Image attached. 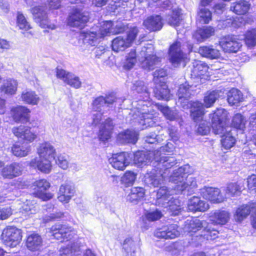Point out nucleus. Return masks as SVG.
Returning <instances> with one entry per match:
<instances>
[{
  "label": "nucleus",
  "mask_w": 256,
  "mask_h": 256,
  "mask_svg": "<svg viewBox=\"0 0 256 256\" xmlns=\"http://www.w3.org/2000/svg\"><path fill=\"white\" fill-rule=\"evenodd\" d=\"M123 248L128 254L132 255L135 252L136 246V242L131 238H126L123 243Z\"/></svg>",
  "instance_id": "0e129e2a"
},
{
  "label": "nucleus",
  "mask_w": 256,
  "mask_h": 256,
  "mask_svg": "<svg viewBox=\"0 0 256 256\" xmlns=\"http://www.w3.org/2000/svg\"><path fill=\"white\" fill-rule=\"evenodd\" d=\"M84 36V42L92 46H96L102 38L98 32L93 30L86 32Z\"/></svg>",
  "instance_id": "de8ad7c7"
},
{
  "label": "nucleus",
  "mask_w": 256,
  "mask_h": 256,
  "mask_svg": "<svg viewBox=\"0 0 256 256\" xmlns=\"http://www.w3.org/2000/svg\"><path fill=\"white\" fill-rule=\"evenodd\" d=\"M50 232L54 238L58 240H70L76 235V231L66 225L57 224L52 226Z\"/></svg>",
  "instance_id": "1a4fd4ad"
},
{
  "label": "nucleus",
  "mask_w": 256,
  "mask_h": 256,
  "mask_svg": "<svg viewBox=\"0 0 256 256\" xmlns=\"http://www.w3.org/2000/svg\"><path fill=\"white\" fill-rule=\"evenodd\" d=\"M158 108L170 120H174L178 116V114L176 111L170 110L167 106L158 105Z\"/></svg>",
  "instance_id": "680f3d73"
},
{
  "label": "nucleus",
  "mask_w": 256,
  "mask_h": 256,
  "mask_svg": "<svg viewBox=\"0 0 256 256\" xmlns=\"http://www.w3.org/2000/svg\"><path fill=\"white\" fill-rule=\"evenodd\" d=\"M189 172H190V166L186 164L180 167L170 176V180L176 184L174 190L176 194L181 193L186 190L189 194H192L194 190L197 187L196 178L187 176V174Z\"/></svg>",
  "instance_id": "f257e3e1"
},
{
  "label": "nucleus",
  "mask_w": 256,
  "mask_h": 256,
  "mask_svg": "<svg viewBox=\"0 0 256 256\" xmlns=\"http://www.w3.org/2000/svg\"><path fill=\"white\" fill-rule=\"evenodd\" d=\"M236 140L232 136L231 131L222 136L221 144L226 149L231 148L234 144Z\"/></svg>",
  "instance_id": "6e6d98bb"
},
{
  "label": "nucleus",
  "mask_w": 256,
  "mask_h": 256,
  "mask_svg": "<svg viewBox=\"0 0 256 256\" xmlns=\"http://www.w3.org/2000/svg\"><path fill=\"white\" fill-rule=\"evenodd\" d=\"M146 107L138 106L136 110H132L129 114L131 123L136 122L140 126L138 128L144 130L149 126H152L154 124V114L151 112H146Z\"/></svg>",
  "instance_id": "39448f33"
},
{
  "label": "nucleus",
  "mask_w": 256,
  "mask_h": 256,
  "mask_svg": "<svg viewBox=\"0 0 256 256\" xmlns=\"http://www.w3.org/2000/svg\"><path fill=\"white\" fill-rule=\"evenodd\" d=\"M144 194L145 191L142 188L134 187L131 188L127 200L131 202L137 203L144 197Z\"/></svg>",
  "instance_id": "a18cd8bd"
},
{
  "label": "nucleus",
  "mask_w": 256,
  "mask_h": 256,
  "mask_svg": "<svg viewBox=\"0 0 256 256\" xmlns=\"http://www.w3.org/2000/svg\"><path fill=\"white\" fill-rule=\"evenodd\" d=\"M219 44L223 50L228 52H236L242 46L241 42L234 36L225 37Z\"/></svg>",
  "instance_id": "6ab92c4d"
},
{
  "label": "nucleus",
  "mask_w": 256,
  "mask_h": 256,
  "mask_svg": "<svg viewBox=\"0 0 256 256\" xmlns=\"http://www.w3.org/2000/svg\"><path fill=\"white\" fill-rule=\"evenodd\" d=\"M22 230L16 227L9 226L5 228L1 235L2 244L6 247L16 248L22 239Z\"/></svg>",
  "instance_id": "423d86ee"
},
{
  "label": "nucleus",
  "mask_w": 256,
  "mask_h": 256,
  "mask_svg": "<svg viewBox=\"0 0 256 256\" xmlns=\"http://www.w3.org/2000/svg\"><path fill=\"white\" fill-rule=\"evenodd\" d=\"M241 192V188L237 182H232L228 184L226 193L230 196L238 195Z\"/></svg>",
  "instance_id": "bf43d9fd"
},
{
  "label": "nucleus",
  "mask_w": 256,
  "mask_h": 256,
  "mask_svg": "<svg viewBox=\"0 0 256 256\" xmlns=\"http://www.w3.org/2000/svg\"><path fill=\"white\" fill-rule=\"evenodd\" d=\"M34 192L32 194L43 200H48L52 198V195L46 190L50 188V182L45 179L36 181L34 184Z\"/></svg>",
  "instance_id": "2eb2a0df"
},
{
  "label": "nucleus",
  "mask_w": 256,
  "mask_h": 256,
  "mask_svg": "<svg viewBox=\"0 0 256 256\" xmlns=\"http://www.w3.org/2000/svg\"><path fill=\"white\" fill-rule=\"evenodd\" d=\"M138 133L134 130H127L122 132L118 136V140L122 144L136 143L138 140Z\"/></svg>",
  "instance_id": "c756f323"
},
{
  "label": "nucleus",
  "mask_w": 256,
  "mask_h": 256,
  "mask_svg": "<svg viewBox=\"0 0 256 256\" xmlns=\"http://www.w3.org/2000/svg\"><path fill=\"white\" fill-rule=\"evenodd\" d=\"M88 20V16L86 12H82L80 9L75 8L70 12L68 24L72 27L82 28Z\"/></svg>",
  "instance_id": "f8f14e48"
},
{
  "label": "nucleus",
  "mask_w": 256,
  "mask_h": 256,
  "mask_svg": "<svg viewBox=\"0 0 256 256\" xmlns=\"http://www.w3.org/2000/svg\"><path fill=\"white\" fill-rule=\"evenodd\" d=\"M214 28L212 26H204L196 32L194 36L198 42H202L214 35Z\"/></svg>",
  "instance_id": "4c0bfd02"
},
{
  "label": "nucleus",
  "mask_w": 256,
  "mask_h": 256,
  "mask_svg": "<svg viewBox=\"0 0 256 256\" xmlns=\"http://www.w3.org/2000/svg\"><path fill=\"white\" fill-rule=\"evenodd\" d=\"M184 45L180 40L174 42L170 46L168 57L170 62L174 67H178L180 64L184 62L186 54L184 50Z\"/></svg>",
  "instance_id": "0eeeda50"
},
{
  "label": "nucleus",
  "mask_w": 256,
  "mask_h": 256,
  "mask_svg": "<svg viewBox=\"0 0 256 256\" xmlns=\"http://www.w3.org/2000/svg\"><path fill=\"white\" fill-rule=\"evenodd\" d=\"M202 233L196 235L194 238V241H200V242L204 240H213L216 236L218 232L214 228H212L211 226L206 224L205 228L202 230Z\"/></svg>",
  "instance_id": "72a5a7b5"
},
{
  "label": "nucleus",
  "mask_w": 256,
  "mask_h": 256,
  "mask_svg": "<svg viewBox=\"0 0 256 256\" xmlns=\"http://www.w3.org/2000/svg\"><path fill=\"white\" fill-rule=\"evenodd\" d=\"M208 67L207 65L198 60H195L193 62V68L192 70V75L194 76H200L204 74L208 70Z\"/></svg>",
  "instance_id": "603ef678"
},
{
  "label": "nucleus",
  "mask_w": 256,
  "mask_h": 256,
  "mask_svg": "<svg viewBox=\"0 0 256 256\" xmlns=\"http://www.w3.org/2000/svg\"><path fill=\"white\" fill-rule=\"evenodd\" d=\"M138 56L142 68L148 70H154L161 61L160 58L155 54L154 47L152 44L142 47Z\"/></svg>",
  "instance_id": "20e7f679"
},
{
  "label": "nucleus",
  "mask_w": 256,
  "mask_h": 256,
  "mask_svg": "<svg viewBox=\"0 0 256 256\" xmlns=\"http://www.w3.org/2000/svg\"><path fill=\"white\" fill-rule=\"evenodd\" d=\"M80 252V244L72 241H69L66 246L60 250V256H78Z\"/></svg>",
  "instance_id": "cd10ccee"
},
{
  "label": "nucleus",
  "mask_w": 256,
  "mask_h": 256,
  "mask_svg": "<svg viewBox=\"0 0 256 256\" xmlns=\"http://www.w3.org/2000/svg\"><path fill=\"white\" fill-rule=\"evenodd\" d=\"M74 193V186L70 183L66 182L60 186L58 198L62 202L66 204L71 200Z\"/></svg>",
  "instance_id": "4be33fe9"
},
{
  "label": "nucleus",
  "mask_w": 256,
  "mask_h": 256,
  "mask_svg": "<svg viewBox=\"0 0 256 256\" xmlns=\"http://www.w3.org/2000/svg\"><path fill=\"white\" fill-rule=\"evenodd\" d=\"M192 86H190L187 82L180 84L178 92V101L180 103L184 102L192 94Z\"/></svg>",
  "instance_id": "a19ab883"
},
{
  "label": "nucleus",
  "mask_w": 256,
  "mask_h": 256,
  "mask_svg": "<svg viewBox=\"0 0 256 256\" xmlns=\"http://www.w3.org/2000/svg\"><path fill=\"white\" fill-rule=\"evenodd\" d=\"M42 236L38 234L33 233L28 236L26 241L27 248L31 252H40L43 246Z\"/></svg>",
  "instance_id": "b1692460"
},
{
  "label": "nucleus",
  "mask_w": 256,
  "mask_h": 256,
  "mask_svg": "<svg viewBox=\"0 0 256 256\" xmlns=\"http://www.w3.org/2000/svg\"><path fill=\"white\" fill-rule=\"evenodd\" d=\"M98 34L102 38L104 36L114 34V28L112 27V23L111 21L103 22L100 24Z\"/></svg>",
  "instance_id": "3c124183"
},
{
  "label": "nucleus",
  "mask_w": 256,
  "mask_h": 256,
  "mask_svg": "<svg viewBox=\"0 0 256 256\" xmlns=\"http://www.w3.org/2000/svg\"><path fill=\"white\" fill-rule=\"evenodd\" d=\"M36 211V203L32 202L27 201L26 203L22 206L21 212L22 214L26 217L35 214Z\"/></svg>",
  "instance_id": "13d9d810"
},
{
  "label": "nucleus",
  "mask_w": 256,
  "mask_h": 256,
  "mask_svg": "<svg viewBox=\"0 0 256 256\" xmlns=\"http://www.w3.org/2000/svg\"><path fill=\"white\" fill-rule=\"evenodd\" d=\"M198 52L202 56L210 58L216 59L220 56V52L218 50L214 48L212 46H200Z\"/></svg>",
  "instance_id": "c03bdc74"
},
{
  "label": "nucleus",
  "mask_w": 256,
  "mask_h": 256,
  "mask_svg": "<svg viewBox=\"0 0 256 256\" xmlns=\"http://www.w3.org/2000/svg\"><path fill=\"white\" fill-rule=\"evenodd\" d=\"M208 208V204L200 200V198L197 196H193L188 203V208L192 212H204Z\"/></svg>",
  "instance_id": "473e14b6"
},
{
  "label": "nucleus",
  "mask_w": 256,
  "mask_h": 256,
  "mask_svg": "<svg viewBox=\"0 0 256 256\" xmlns=\"http://www.w3.org/2000/svg\"><path fill=\"white\" fill-rule=\"evenodd\" d=\"M243 100L242 93L236 88L231 89L228 94V102L231 106L237 105Z\"/></svg>",
  "instance_id": "8fccbe9b"
},
{
  "label": "nucleus",
  "mask_w": 256,
  "mask_h": 256,
  "mask_svg": "<svg viewBox=\"0 0 256 256\" xmlns=\"http://www.w3.org/2000/svg\"><path fill=\"white\" fill-rule=\"evenodd\" d=\"M154 160L158 162V169L166 170L176 164V160L174 157L162 156L160 152L154 156Z\"/></svg>",
  "instance_id": "7c9ffc66"
},
{
  "label": "nucleus",
  "mask_w": 256,
  "mask_h": 256,
  "mask_svg": "<svg viewBox=\"0 0 256 256\" xmlns=\"http://www.w3.org/2000/svg\"><path fill=\"white\" fill-rule=\"evenodd\" d=\"M38 153L42 158H55L56 150L49 142L42 144L38 149Z\"/></svg>",
  "instance_id": "f704fd0d"
},
{
  "label": "nucleus",
  "mask_w": 256,
  "mask_h": 256,
  "mask_svg": "<svg viewBox=\"0 0 256 256\" xmlns=\"http://www.w3.org/2000/svg\"><path fill=\"white\" fill-rule=\"evenodd\" d=\"M136 178V174L131 171H126L121 178V183L128 187L134 184Z\"/></svg>",
  "instance_id": "864d4df0"
},
{
  "label": "nucleus",
  "mask_w": 256,
  "mask_h": 256,
  "mask_svg": "<svg viewBox=\"0 0 256 256\" xmlns=\"http://www.w3.org/2000/svg\"><path fill=\"white\" fill-rule=\"evenodd\" d=\"M130 42L125 36H118L112 41V49L114 51L118 52L124 51L130 46Z\"/></svg>",
  "instance_id": "79ce46f5"
},
{
  "label": "nucleus",
  "mask_w": 256,
  "mask_h": 256,
  "mask_svg": "<svg viewBox=\"0 0 256 256\" xmlns=\"http://www.w3.org/2000/svg\"><path fill=\"white\" fill-rule=\"evenodd\" d=\"M14 120L16 122L24 123L28 120L30 110L24 106H19L14 108L11 110Z\"/></svg>",
  "instance_id": "c85d7f7f"
},
{
  "label": "nucleus",
  "mask_w": 256,
  "mask_h": 256,
  "mask_svg": "<svg viewBox=\"0 0 256 256\" xmlns=\"http://www.w3.org/2000/svg\"><path fill=\"white\" fill-rule=\"evenodd\" d=\"M210 118L212 120V129L215 134H220L222 137L232 131V128L227 122L229 119L228 113L224 108H217L213 114H210Z\"/></svg>",
  "instance_id": "7ed1b4c3"
},
{
  "label": "nucleus",
  "mask_w": 256,
  "mask_h": 256,
  "mask_svg": "<svg viewBox=\"0 0 256 256\" xmlns=\"http://www.w3.org/2000/svg\"><path fill=\"white\" fill-rule=\"evenodd\" d=\"M166 172L162 173L161 170L152 169L146 174L144 182L148 186L158 187L165 180L166 176H164Z\"/></svg>",
  "instance_id": "f3484780"
},
{
  "label": "nucleus",
  "mask_w": 256,
  "mask_h": 256,
  "mask_svg": "<svg viewBox=\"0 0 256 256\" xmlns=\"http://www.w3.org/2000/svg\"><path fill=\"white\" fill-rule=\"evenodd\" d=\"M200 194L204 198L214 204L222 202L226 199L218 188L204 186L200 190Z\"/></svg>",
  "instance_id": "4468645a"
},
{
  "label": "nucleus",
  "mask_w": 256,
  "mask_h": 256,
  "mask_svg": "<svg viewBox=\"0 0 256 256\" xmlns=\"http://www.w3.org/2000/svg\"><path fill=\"white\" fill-rule=\"evenodd\" d=\"M230 218V214L226 210H217L211 212L210 220L214 224L224 225L226 224Z\"/></svg>",
  "instance_id": "a878e982"
},
{
  "label": "nucleus",
  "mask_w": 256,
  "mask_h": 256,
  "mask_svg": "<svg viewBox=\"0 0 256 256\" xmlns=\"http://www.w3.org/2000/svg\"><path fill=\"white\" fill-rule=\"evenodd\" d=\"M12 132L18 138L26 142V143L32 142L37 138L38 136V134L34 128L22 125L14 127Z\"/></svg>",
  "instance_id": "ddd939ff"
},
{
  "label": "nucleus",
  "mask_w": 256,
  "mask_h": 256,
  "mask_svg": "<svg viewBox=\"0 0 256 256\" xmlns=\"http://www.w3.org/2000/svg\"><path fill=\"white\" fill-rule=\"evenodd\" d=\"M246 120L240 114H236L232 120V124L236 128L243 130L245 127Z\"/></svg>",
  "instance_id": "052dcab7"
},
{
  "label": "nucleus",
  "mask_w": 256,
  "mask_h": 256,
  "mask_svg": "<svg viewBox=\"0 0 256 256\" xmlns=\"http://www.w3.org/2000/svg\"><path fill=\"white\" fill-rule=\"evenodd\" d=\"M23 166L22 164L14 162L4 166L1 170V175L4 178L12 179L22 174Z\"/></svg>",
  "instance_id": "a211bd4d"
},
{
  "label": "nucleus",
  "mask_w": 256,
  "mask_h": 256,
  "mask_svg": "<svg viewBox=\"0 0 256 256\" xmlns=\"http://www.w3.org/2000/svg\"><path fill=\"white\" fill-rule=\"evenodd\" d=\"M166 207H168L170 212L173 215H178L180 212L182 210V206H180V202L177 199H174L172 200L170 199L168 204H166Z\"/></svg>",
  "instance_id": "4d7b16f0"
},
{
  "label": "nucleus",
  "mask_w": 256,
  "mask_h": 256,
  "mask_svg": "<svg viewBox=\"0 0 256 256\" xmlns=\"http://www.w3.org/2000/svg\"><path fill=\"white\" fill-rule=\"evenodd\" d=\"M206 222L200 220L196 218L188 220L186 222L185 229L188 230L190 236L192 237V242L198 244L200 241H194V238L199 234H202V232L205 228Z\"/></svg>",
  "instance_id": "9b49d317"
},
{
  "label": "nucleus",
  "mask_w": 256,
  "mask_h": 256,
  "mask_svg": "<svg viewBox=\"0 0 256 256\" xmlns=\"http://www.w3.org/2000/svg\"><path fill=\"white\" fill-rule=\"evenodd\" d=\"M250 212L253 216L256 213V204L252 203L248 206H242L238 208L235 215L236 219L239 222L242 220Z\"/></svg>",
  "instance_id": "2f4dec72"
},
{
  "label": "nucleus",
  "mask_w": 256,
  "mask_h": 256,
  "mask_svg": "<svg viewBox=\"0 0 256 256\" xmlns=\"http://www.w3.org/2000/svg\"><path fill=\"white\" fill-rule=\"evenodd\" d=\"M12 154L17 157H24L30 152V146L28 143L17 142L12 145L11 148Z\"/></svg>",
  "instance_id": "c9c22d12"
},
{
  "label": "nucleus",
  "mask_w": 256,
  "mask_h": 256,
  "mask_svg": "<svg viewBox=\"0 0 256 256\" xmlns=\"http://www.w3.org/2000/svg\"><path fill=\"white\" fill-rule=\"evenodd\" d=\"M250 4L246 0H240L234 2L230 6V10L238 14H246L250 8Z\"/></svg>",
  "instance_id": "49530a36"
},
{
  "label": "nucleus",
  "mask_w": 256,
  "mask_h": 256,
  "mask_svg": "<svg viewBox=\"0 0 256 256\" xmlns=\"http://www.w3.org/2000/svg\"><path fill=\"white\" fill-rule=\"evenodd\" d=\"M132 88V90L142 94L140 97H142V100H139L138 105L148 108V104H150V102L149 101L150 93L144 82L141 80L136 82L133 84Z\"/></svg>",
  "instance_id": "aec40b11"
},
{
  "label": "nucleus",
  "mask_w": 256,
  "mask_h": 256,
  "mask_svg": "<svg viewBox=\"0 0 256 256\" xmlns=\"http://www.w3.org/2000/svg\"><path fill=\"white\" fill-rule=\"evenodd\" d=\"M158 153V151L137 152L134 155L132 154L134 163L138 166H142L154 160V156Z\"/></svg>",
  "instance_id": "412c9836"
},
{
  "label": "nucleus",
  "mask_w": 256,
  "mask_h": 256,
  "mask_svg": "<svg viewBox=\"0 0 256 256\" xmlns=\"http://www.w3.org/2000/svg\"><path fill=\"white\" fill-rule=\"evenodd\" d=\"M113 127L112 120L110 118L106 119L100 126L99 134L100 138L102 141L108 140L110 138Z\"/></svg>",
  "instance_id": "e433bc0d"
},
{
  "label": "nucleus",
  "mask_w": 256,
  "mask_h": 256,
  "mask_svg": "<svg viewBox=\"0 0 256 256\" xmlns=\"http://www.w3.org/2000/svg\"><path fill=\"white\" fill-rule=\"evenodd\" d=\"M244 42L249 48H253L256 46V30L252 29L246 32Z\"/></svg>",
  "instance_id": "5fc2aeb1"
},
{
  "label": "nucleus",
  "mask_w": 256,
  "mask_h": 256,
  "mask_svg": "<svg viewBox=\"0 0 256 256\" xmlns=\"http://www.w3.org/2000/svg\"><path fill=\"white\" fill-rule=\"evenodd\" d=\"M105 104L104 98L103 96L96 98L92 103V110L102 112V108Z\"/></svg>",
  "instance_id": "338daca9"
},
{
  "label": "nucleus",
  "mask_w": 256,
  "mask_h": 256,
  "mask_svg": "<svg viewBox=\"0 0 256 256\" xmlns=\"http://www.w3.org/2000/svg\"><path fill=\"white\" fill-rule=\"evenodd\" d=\"M154 94L158 100H168L170 97V90L164 82L156 84V88L154 89Z\"/></svg>",
  "instance_id": "37998d69"
},
{
  "label": "nucleus",
  "mask_w": 256,
  "mask_h": 256,
  "mask_svg": "<svg viewBox=\"0 0 256 256\" xmlns=\"http://www.w3.org/2000/svg\"><path fill=\"white\" fill-rule=\"evenodd\" d=\"M172 194V190H170L167 187L165 186L160 187L156 192V204L159 206H164L166 204H168Z\"/></svg>",
  "instance_id": "bb28decb"
},
{
  "label": "nucleus",
  "mask_w": 256,
  "mask_h": 256,
  "mask_svg": "<svg viewBox=\"0 0 256 256\" xmlns=\"http://www.w3.org/2000/svg\"><path fill=\"white\" fill-rule=\"evenodd\" d=\"M219 96L220 92L218 90H212L206 94L204 98V104L198 101L192 102L190 116L192 120L195 122L201 120L204 114V107H211Z\"/></svg>",
  "instance_id": "f03ea898"
},
{
  "label": "nucleus",
  "mask_w": 256,
  "mask_h": 256,
  "mask_svg": "<svg viewBox=\"0 0 256 256\" xmlns=\"http://www.w3.org/2000/svg\"><path fill=\"white\" fill-rule=\"evenodd\" d=\"M50 159L46 158H42L39 156L38 158L32 159L30 162V166L34 168H37L42 172L48 174L52 168Z\"/></svg>",
  "instance_id": "5701e85b"
},
{
  "label": "nucleus",
  "mask_w": 256,
  "mask_h": 256,
  "mask_svg": "<svg viewBox=\"0 0 256 256\" xmlns=\"http://www.w3.org/2000/svg\"><path fill=\"white\" fill-rule=\"evenodd\" d=\"M18 82L13 79L9 78L4 80L3 84L0 87L2 92L6 94H14L17 90Z\"/></svg>",
  "instance_id": "09e8293b"
},
{
  "label": "nucleus",
  "mask_w": 256,
  "mask_h": 256,
  "mask_svg": "<svg viewBox=\"0 0 256 256\" xmlns=\"http://www.w3.org/2000/svg\"><path fill=\"white\" fill-rule=\"evenodd\" d=\"M143 26L151 32L160 30L163 26L162 17L159 15L150 16L144 20Z\"/></svg>",
  "instance_id": "393cba45"
},
{
  "label": "nucleus",
  "mask_w": 256,
  "mask_h": 256,
  "mask_svg": "<svg viewBox=\"0 0 256 256\" xmlns=\"http://www.w3.org/2000/svg\"><path fill=\"white\" fill-rule=\"evenodd\" d=\"M206 6L199 4L197 12V21L202 24H208L212 19V13Z\"/></svg>",
  "instance_id": "58836bf2"
},
{
  "label": "nucleus",
  "mask_w": 256,
  "mask_h": 256,
  "mask_svg": "<svg viewBox=\"0 0 256 256\" xmlns=\"http://www.w3.org/2000/svg\"><path fill=\"white\" fill-rule=\"evenodd\" d=\"M158 108L170 120H174L178 116V114L176 111L170 110L167 106L158 105Z\"/></svg>",
  "instance_id": "e2e57ef3"
},
{
  "label": "nucleus",
  "mask_w": 256,
  "mask_h": 256,
  "mask_svg": "<svg viewBox=\"0 0 256 256\" xmlns=\"http://www.w3.org/2000/svg\"><path fill=\"white\" fill-rule=\"evenodd\" d=\"M136 52L135 50H132L126 57L124 64V68L126 69L130 70L135 64L136 62Z\"/></svg>",
  "instance_id": "69168bd1"
},
{
  "label": "nucleus",
  "mask_w": 256,
  "mask_h": 256,
  "mask_svg": "<svg viewBox=\"0 0 256 256\" xmlns=\"http://www.w3.org/2000/svg\"><path fill=\"white\" fill-rule=\"evenodd\" d=\"M132 157V154L122 152L114 154L109 160L114 168L124 170L130 163Z\"/></svg>",
  "instance_id": "9d476101"
},
{
  "label": "nucleus",
  "mask_w": 256,
  "mask_h": 256,
  "mask_svg": "<svg viewBox=\"0 0 256 256\" xmlns=\"http://www.w3.org/2000/svg\"><path fill=\"white\" fill-rule=\"evenodd\" d=\"M22 100L27 104L36 105L40 102V98L34 91L26 90L21 94Z\"/></svg>",
  "instance_id": "ea45409f"
},
{
  "label": "nucleus",
  "mask_w": 256,
  "mask_h": 256,
  "mask_svg": "<svg viewBox=\"0 0 256 256\" xmlns=\"http://www.w3.org/2000/svg\"><path fill=\"white\" fill-rule=\"evenodd\" d=\"M178 228V226L176 224L164 226L157 228L154 232V236L160 238H175L180 235Z\"/></svg>",
  "instance_id": "dca6fc26"
},
{
  "label": "nucleus",
  "mask_w": 256,
  "mask_h": 256,
  "mask_svg": "<svg viewBox=\"0 0 256 256\" xmlns=\"http://www.w3.org/2000/svg\"><path fill=\"white\" fill-rule=\"evenodd\" d=\"M17 24L20 29L26 31L31 28L28 22L26 21L25 17L22 14L18 13L17 16Z\"/></svg>",
  "instance_id": "774afa93"
},
{
  "label": "nucleus",
  "mask_w": 256,
  "mask_h": 256,
  "mask_svg": "<svg viewBox=\"0 0 256 256\" xmlns=\"http://www.w3.org/2000/svg\"><path fill=\"white\" fill-rule=\"evenodd\" d=\"M34 20L40 27L51 30L56 28V25L48 18L46 8L44 6H36L32 10Z\"/></svg>",
  "instance_id": "6e6552de"
}]
</instances>
